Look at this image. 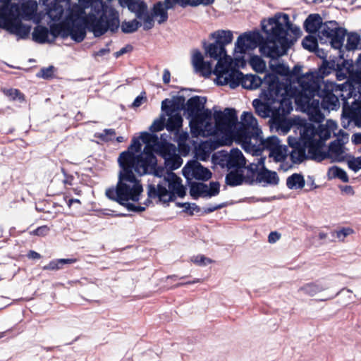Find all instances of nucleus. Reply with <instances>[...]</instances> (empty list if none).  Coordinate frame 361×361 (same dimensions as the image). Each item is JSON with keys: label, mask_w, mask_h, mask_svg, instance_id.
<instances>
[{"label": "nucleus", "mask_w": 361, "mask_h": 361, "mask_svg": "<svg viewBox=\"0 0 361 361\" xmlns=\"http://www.w3.org/2000/svg\"><path fill=\"white\" fill-rule=\"evenodd\" d=\"M118 164L116 185L108 188L105 195L128 211L143 212L149 203V200L143 205L140 203L143 193L140 178L147 173L164 178L157 185H149V198L168 204L185 195L182 180L172 172L182 165L183 160L174 145L159 141L155 135L142 132L139 138H133L128 149L119 154Z\"/></svg>", "instance_id": "nucleus-1"}, {"label": "nucleus", "mask_w": 361, "mask_h": 361, "mask_svg": "<svg viewBox=\"0 0 361 361\" xmlns=\"http://www.w3.org/2000/svg\"><path fill=\"white\" fill-rule=\"evenodd\" d=\"M46 4L49 0H41ZM47 15L52 21V37H71L76 42H82L86 30L99 37L108 31L115 32L120 26L119 14L110 4L102 0L79 1L72 4L71 0H55Z\"/></svg>", "instance_id": "nucleus-2"}, {"label": "nucleus", "mask_w": 361, "mask_h": 361, "mask_svg": "<svg viewBox=\"0 0 361 361\" xmlns=\"http://www.w3.org/2000/svg\"><path fill=\"white\" fill-rule=\"evenodd\" d=\"M262 27L266 34V39L258 30L245 32L237 38L235 43V54H243L247 51L259 47L260 53L268 58L277 59L286 54L291 44L288 38L290 31L295 37L300 35V29L290 22L286 13H277L272 18L262 21Z\"/></svg>", "instance_id": "nucleus-3"}, {"label": "nucleus", "mask_w": 361, "mask_h": 361, "mask_svg": "<svg viewBox=\"0 0 361 361\" xmlns=\"http://www.w3.org/2000/svg\"><path fill=\"white\" fill-rule=\"evenodd\" d=\"M231 61L229 58L221 61L218 65V85H228L234 89L240 84L245 89L255 90L262 85V95L268 104H290L288 97L292 94L287 84L279 82L278 78L271 73L267 74L263 79L256 75H243L239 71L240 67H243L245 61L241 56L238 63L231 68Z\"/></svg>", "instance_id": "nucleus-4"}, {"label": "nucleus", "mask_w": 361, "mask_h": 361, "mask_svg": "<svg viewBox=\"0 0 361 361\" xmlns=\"http://www.w3.org/2000/svg\"><path fill=\"white\" fill-rule=\"evenodd\" d=\"M214 118L217 123L214 148L230 145L235 141L245 150L246 142L250 145L262 134L257 119L251 112L244 111L240 116V122H238L235 111L229 108L223 111H214Z\"/></svg>", "instance_id": "nucleus-5"}, {"label": "nucleus", "mask_w": 361, "mask_h": 361, "mask_svg": "<svg viewBox=\"0 0 361 361\" xmlns=\"http://www.w3.org/2000/svg\"><path fill=\"white\" fill-rule=\"evenodd\" d=\"M336 68L334 61H324L319 69V72H309L300 76L298 79L301 87L300 95H298L295 102L300 104L310 118L316 122H321L324 115L320 107L329 111L323 105V90H319V84L324 77L329 75ZM328 80H326L327 82ZM326 81L324 82L325 85Z\"/></svg>", "instance_id": "nucleus-6"}, {"label": "nucleus", "mask_w": 361, "mask_h": 361, "mask_svg": "<svg viewBox=\"0 0 361 361\" xmlns=\"http://www.w3.org/2000/svg\"><path fill=\"white\" fill-rule=\"evenodd\" d=\"M337 123L332 120H328L324 125H320L318 128L307 123L300 124L295 128V133L299 137H288V144L302 145L307 149L310 158L321 161L325 157L322 154L324 143L330 138L331 133L337 135Z\"/></svg>", "instance_id": "nucleus-7"}, {"label": "nucleus", "mask_w": 361, "mask_h": 361, "mask_svg": "<svg viewBox=\"0 0 361 361\" xmlns=\"http://www.w3.org/2000/svg\"><path fill=\"white\" fill-rule=\"evenodd\" d=\"M205 102L204 98L195 96L189 99L186 103V110L191 118L190 121L191 133L195 136L212 135L215 137L217 123L214 118H212L210 110H202Z\"/></svg>", "instance_id": "nucleus-8"}, {"label": "nucleus", "mask_w": 361, "mask_h": 361, "mask_svg": "<svg viewBox=\"0 0 361 361\" xmlns=\"http://www.w3.org/2000/svg\"><path fill=\"white\" fill-rule=\"evenodd\" d=\"M355 79L356 85H353L349 82H344L342 85L327 81L325 82L324 89L323 90V105L329 110H336L340 106L339 97L342 99H350L353 95L358 94V88L357 86H361V54L359 55L356 61Z\"/></svg>", "instance_id": "nucleus-9"}, {"label": "nucleus", "mask_w": 361, "mask_h": 361, "mask_svg": "<svg viewBox=\"0 0 361 361\" xmlns=\"http://www.w3.org/2000/svg\"><path fill=\"white\" fill-rule=\"evenodd\" d=\"M18 4L12 0H0V27L24 39L28 37L31 27L18 19Z\"/></svg>", "instance_id": "nucleus-10"}, {"label": "nucleus", "mask_w": 361, "mask_h": 361, "mask_svg": "<svg viewBox=\"0 0 361 361\" xmlns=\"http://www.w3.org/2000/svg\"><path fill=\"white\" fill-rule=\"evenodd\" d=\"M345 35L346 30L336 21H328L320 26L317 38L321 44H329L335 49H341Z\"/></svg>", "instance_id": "nucleus-11"}, {"label": "nucleus", "mask_w": 361, "mask_h": 361, "mask_svg": "<svg viewBox=\"0 0 361 361\" xmlns=\"http://www.w3.org/2000/svg\"><path fill=\"white\" fill-rule=\"evenodd\" d=\"M261 97L265 101L264 103L259 99H255L252 102L257 114L261 117L267 118L271 116L274 122H276L280 116H283L288 112L290 104H282L279 109V104H268L262 94Z\"/></svg>", "instance_id": "nucleus-12"}, {"label": "nucleus", "mask_w": 361, "mask_h": 361, "mask_svg": "<svg viewBox=\"0 0 361 361\" xmlns=\"http://www.w3.org/2000/svg\"><path fill=\"white\" fill-rule=\"evenodd\" d=\"M348 142V135L344 132L338 131V137L331 142L327 152L322 149L324 155V160L331 159L333 161H342L348 157L345 145Z\"/></svg>", "instance_id": "nucleus-13"}, {"label": "nucleus", "mask_w": 361, "mask_h": 361, "mask_svg": "<svg viewBox=\"0 0 361 361\" xmlns=\"http://www.w3.org/2000/svg\"><path fill=\"white\" fill-rule=\"evenodd\" d=\"M176 102L166 99L161 102V109L166 112L169 116L166 122V128L169 131H177L182 126L183 118L179 112V108L174 105Z\"/></svg>", "instance_id": "nucleus-14"}, {"label": "nucleus", "mask_w": 361, "mask_h": 361, "mask_svg": "<svg viewBox=\"0 0 361 361\" xmlns=\"http://www.w3.org/2000/svg\"><path fill=\"white\" fill-rule=\"evenodd\" d=\"M281 145V142L277 137L271 136L264 139L261 134L250 145H247V142H245L246 149L245 151L253 155H259L264 149L269 150L270 153Z\"/></svg>", "instance_id": "nucleus-15"}, {"label": "nucleus", "mask_w": 361, "mask_h": 361, "mask_svg": "<svg viewBox=\"0 0 361 361\" xmlns=\"http://www.w3.org/2000/svg\"><path fill=\"white\" fill-rule=\"evenodd\" d=\"M205 54L209 56L210 58L217 60V63L213 71V73L216 75L215 81L218 82V74L216 73L217 67L219 63L221 61L225 60L227 58H229L231 61V68L238 63V61L240 59V57H235L233 59L231 56L227 55L226 48L223 47L222 45L216 44V42L209 43L208 44H205L204 47Z\"/></svg>", "instance_id": "nucleus-16"}, {"label": "nucleus", "mask_w": 361, "mask_h": 361, "mask_svg": "<svg viewBox=\"0 0 361 361\" xmlns=\"http://www.w3.org/2000/svg\"><path fill=\"white\" fill-rule=\"evenodd\" d=\"M358 94L353 95V101L351 104L348 99H342L343 101V115L351 120L355 121L357 126L361 127V86L357 85Z\"/></svg>", "instance_id": "nucleus-17"}, {"label": "nucleus", "mask_w": 361, "mask_h": 361, "mask_svg": "<svg viewBox=\"0 0 361 361\" xmlns=\"http://www.w3.org/2000/svg\"><path fill=\"white\" fill-rule=\"evenodd\" d=\"M264 157L257 159V163H252L250 168L252 171H259L257 174V180L264 184L276 185L279 182L277 173L264 167Z\"/></svg>", "instance_id": "nucleus-18"}, {"label": "nucleus", "mask_w": 361, "mask_h": 361, "mask_svg": "<svg viewBox=\"0 0 361 361\" xmlns=\"http://www.w3.org/2000/svg\"><path fill=\"white\" fill-rule=\"evenodd\" d=\"M183 176L188 180L193 178L197 180H207L212 177V172L202 166L198 161L188 162L182 170Z\"/></svg>", "instance_id": "nucleus-19"}, {"label": "nucleus", "mask_w": 361, "mask_h": 361, "mask_svg": "<svg viewBox=\"0 0 361 361\" xmlns=\"http://www.w3.org/2000/svg\"><path fill=\"white\" fill-rule=\"evenodd\" d=\"M220 185L217 182H212L209 185L202 183H193L190 188V195L197 198V197H211L219 192Z\"/></svg>", "instance_id": "nucleus-20"}, {"label": "nucleus", "mask_w": 361, "mask_h": 361, "mask_svg": "<svg viewBox=\"0 0 361 361\" xmlns=\"http://www.w3.org/2000/svg\"><path fill=\"white\" fill-rule=\"evenodd\" d=\"M191 61L196 72L200 73L203 75H209L212 73V63L204 60V57L200 51H193Z\"/></svg>", "instance_id": "nucleus-21"}, {"label": "nucleus", "mask_w": 361, "mask_h": 361, "mask_svg": "<svg viewBox=\"0 0 361 361\" xmlns=\"http://www.w3.org/2000/svg\"><path fill=\"white\" fill-rule=\"evenodd\" d=\"M271 69L273 71H274L276 73L279 74L281 77H283V78L280 79L278 75H276L275 73H274L277 78L281 83H286L287 84L288 89L292 91V94L288 97L290 102H291V98L293 97L295 95V90H294L290 84V70L288 66L283 63H277L276 65L271 66ZM292 102H290L291 104Z\"/></svg>", "instance_id": "nucleus-22"}, {"label": "nucleus", "mask_w": 361, "mask_h": 361, "mask_svg": "<svg viewBox=\"0 0 361 361\" xmlns=\"http://www.w3.org/2000/svg\"><path fill=\"white\" fill-rule=\"evenodd\" d=\"M18 10L16 13L17 16L18 17L19 13L23 19L30 20L35 17L38 5L35 0H27L23 1L20 7L18 6Z\"/></svg>", "instance_id": "nucleus-23"}, {"label": "nucleus", "mask_w": 361, "mask_h": 361, "mask_svg": "<svg viewBox=\"0 0 361 361\" xmlns=\"http://www.w3.org/2000/svg\"><path fill=\"white\" fill-rule=\"evenodd\" d=\"M32 39L35 42L40 44L53 42L57 37H52L51 25L50 30L42 25H37L32 32Z\"/></svg>", "instance_id": "nucleus-24"}, {"label": "nucleus", "mask_w": 361, "mask_h": 361, "mask_svg": "<svg viewBox=\"0 0 361 361\" xmlns=\"http://www.w3.org/2000/svg\"><path fill=\"white\" fill-rule=\"evenodd\" d=\"M329 289V285L327 283L324 281H317L303 285L299 288V291L302 292L307 295L313 297Z\"/></svg>", "instance_id": "nucleus-25"}, {"label": "nucleus", "mask_w": 361, "mask_h": 361, "mask_svg": "<svg viewBox=\"0 0 361 361\" xmlns=\"http://www.w3.org/2000/svg\"><path fill=\"white\" fill-rule=\"evenodd\" d=\"M226 165L229 169L242 168L246 164L245 158L238 149H233L226 155Z\"/></svg>", "instance_id": "nucleus-26"}, {"label": "nucleus", "mask_w": 361, "mask_h": 361, "mask_svg": "<svg viewBox=\"0 0 361 361\" xmlns=\"http://www.w3.org/2000/svg\"><path fill=\"white\" fill-rule=\"evenodd\" d=\"M174 6L175 5H173L171 7H169L166 0H164V2L159 1L154 5L152 9V16L159 24L164 23L168 19L167 10L173 8Z\"/></svg>", "instance_id": "nucleus-27"}, {"label": "nucleus", "mask_w": 361, "mask_h": 361, "mask_svg": "<svg viewBox=\"0 0 361 361\" xmlns=\"http://www.w3.org/2000/svg\"><path fill=\"white\" fill-rule=\"evenodd\" d=\"M343 68H340L336 72V78L338 80H343L348 78L345 82H349L353 85H356V79L355 78V73L354 71V66L352 61H345L343 62Z\"/></svg>", "instance_id": "nucleus-28"}, {"label": "nucleus", "mask_w": 361, "mask_h": 361, "mask_svg": "<svg viewBox=\"0 0 361 361\" xmlns=\"http://www.w3.org/2000/svg\"><path fill=\"white\" fill-rule=\"evenodd\" d=\"M118 3L121 6L127 7L136 17L147 10V4L142 0H119Z\"/></svg>", "instance_id": "nucleus-29"}, {"label": "nucleus", "mask_w": 361, "mask_h": 361, "mask_svg": "<svg viewBox=\"0 0 361 361\" xmlns=\"http://www.w3.org/2000/svg\"><path fill=\"white\" fill-rule=\"evenodd\" d=\"M210 38L214 40V42L226 47V45L231 44L233 39V35L231 30H219L209 35Z\"/></svg>", "instance_id": "nucleus-30"}, {"label": "nucleus", "mask_w": 361, "mask_h": 361, "mask_svg": "<svg viewBox=\"0 0 361 361\" xmlns=\"http://www.w3.org/2000/svg\"><path fill=\"white\" fill-rule=\"evenodd\" d=\"M324 23L322 22V18L318 14H311L305 21V27L307 32L310 33L316 32L319 34V30Z\"/></svg>", "instance_id": "nucleus-31"}, {"label": "nucleus", "mask_w": 361, "mask_h": 361, "mask_svg": "<svg viewBox=\"0 0 361 361\" xmlns=\"http://www.w3.org/2000/svg\"><path fill=\"white\" fill-rule=\"evenodd\" d=\"M293 147L290 152V158L293 163L299 164L303 161L307 157H310L309 154L307 155L306 150L307 149L302 145L299 144L290 145Z\"/></svg>", "instance_id": "nucleus-32"}, {"label": "nucleus", "mask_w": 361, "mask_h": 361, "mask_svg": "<svg viewBox=\"0 0 361 361\" xmlns=\"http://www.w3.org/2000/svg\"><path fill=\"white\" fill-rule=\"evenodd\" d=\"M213 2L214 0H166L169 7H171L173 5L176 4H178L183 7L187 5L193 6L200 4L209 5Z\"/></svg>", "instance_id": "nucleus-33"}, {"label": "nucleus", "mask_w": 361, "mask_h": 361, "mask_svg": "<svg viewBox=\"0 0 361 361\" xmlns=\"http://www.w3.org/2000/svg\"><path fill=\"white\" fill-rule=\"evenodd\" d=\"M286 184L290 189H301L305 186V182L302 175L294 173L287 178Z\"/></svg>", "instance_id": "nucleus-34"}, {"label": "nucleus", "mask_w": 361, "mask_h": 361, "mask_svg": "<svg viewBox=\"0 0 361 361\" xmlns=\"http://www.w3.org/2000/svg\"><path fill=\"white\" fill-rule=\"evenodd\" d=\"M327 176L329 179L338 178L343 182L347 183L348 177L346 172L338 166H332L329 169Z\"/></svg>", "instance_id": "nucleus-35"}, {"label": "nucleus", "mask_w": 361, "mask_h": 361, "mask_svg": "<svg viewBox=\"0 0 361 361\" xmlns=\"http://www.w3.org/2000/svg\"><path fill=\"white\" fill-rule=\"evenodd\" d=\"M141 21L140 26L143 27V29L148 30L152 29L154 25V18L152 14H149L147 10L140 14V16H137Z\"/></svg>", "instance_id": "nucleus-36"}, {"label": "nucleus", "mask_w": 361, "mask_h": 361, "mask_svg": "<svg viewBox=\"0 0 361 361\" xmlns=\"http://www.w3.org/2000/svg\"><path fill=\"white\" fill-rule=\"evenodd\" d=\"M249 64L257 73H262L266 69L265 61L259 56L254 55L250 58Z\"/></svg>", "instance_id": "nucleus-37"}, {"label": "nucleus", "mask_w": 361, "mask_h": 361, "mask_svg": "<svg viewBox=\"0 0 361 361\" xmlns=\"http://www.w3.org/2000/svg\"><path fill=\"white\" fill-rule=\"evenodd\" d=\"M287 157V147L281 145L279 147L269 153V157L276 162L283 161Z\"/></svg>", "instance_id": "nucleus-38"}, {"label": "nucleus", "mask_w": 361, "mask_h": 361, "mask_svg": "<svg viewBox=\"0 0 361 361\" xmlns=\"http://www.w3.org/2000/svg\"><path fill=\"white\" fill-rule=\"evenodd\" d=\"M226 183L231 186L240 185L243 182V176L238 171H231L226 177Z\"/></svg>", "instance_id": "nucleus-39"}, {"label": "nucleus", "mask_w": 361, "mask_h": 361, "mask_svg": "<svg viewBox=\"0 0 361 361\" xmlns=\"http://www.w3.org/2000/svg\"><path fill=\"white\" fill-rule=\"evenodd\" d=\"M361 44V38L358 34L350 33L347 36L346 49L354 50L359 47Z\"/></svg>", "instance_id": "nucleus-40"}, {"label": "nucleus", "mask_w": 361, "mask_h": 361, "mask_svg": "<svg viewBox=\"0 0 361 361\" xmlns=\"http://www.w3.org/2000/svg\"><path fill=\"white\" fill-rule=\"evenodd\" d=\"M140 26V22L136 19L130 21H124L121 24V30L125 33H131L136 31Z\"/></svg>", "instance_id": "nucleus-41"}, {"label": "nucleus", "mask_w": 361, "mask_h": 361, "mask_svg": "<svg viewBox=\"0 0 361 361\" xmlns=\"http://www.w3.org/2000/svg\"><path fill=\"white\" fill-rule=\"evenodd\" d=\"M74 260L70 259H60L50 262L47 265L44 267L45 270H57L62 267V266L67 263H72Z\"/></svg>", "instance_id": "nucleus-42"}, {"label": "nucleus", "mask_w": 361, "mask_h": 361, "mask_svg": "<svg viewBox=\"0 0 361 361\" xmlns=\"http://www.w3.org/2000/svg\"><path fill=\"white\" fill-rule=\"evenodd\" d=\"M318 41L319 40L317 37L316 39L313 36L308 35L302 40V44L305 49L313 51L317 47Z\"/></svg>", "instance_id": "nucleus-43"}, {"label": "nucleus", "mask_w": 361, "mask_h": 361, "mask_svg": "<svg viewBox=\"0 0 361 361\" xmlns=\"http://www.w3.org/2000/svg\"><path fill=\"white\" fill-rule=\"evenodd\" d=\"M353 232L350 228H343L333 232V236L338 238L340 241H343L345 238Z\"/></svg>", "instance_id": "nucleus-44"}, {"label": "nucleus", "mask_w": 361, "mask_h": 361, "mask_svg": "<svg viewBox=\"0 0 361 361\" xmlns=\"http://www.w3.org/2000/svg\"><path fill=\"white\" fill-rule=\"evenodd\" d=\"M348 167L355 172L361 169V157H348Z\"/></svg>", "instance_id": "nucleus-45"}, {"label": "nucleus", "mask_w": 361, "mask_h": 361, "mask_svg": "<svg viewBox=\"0 0 361 361\" xmlns=\"http://www.w3.org/2000/svg\"><path fill=\"white\" fill-rule=\"evenodd\" d=\"M191 261L198 266H207L213 262V260L204 255H199L191 258Z\"/></svg>", "instance_id": "nucleus-46"}, {"label": "nucleus", "mask_w": 361, "mask_h": 361, "mask_svg": "<svg viewBox=\"0 0 361 361\" xmlns=\"http://www.w3.org/2000/svg\"><path fill=\"white\" fill-rule=\"evenodd\" d=\"M165 117L161 116L159 119L155 120L151 125L149 130L152 132H159L164 129L165 124Z\"/></svg>", "instance_id": "nucleus-47"}, {"label": "nucleus", "mask_w": 361, "mask_h": 361, "mask_svg": "<svg viewBox=\"0 0 361 361\" xmlns=\"http://www.w3.org/2000/svg\"><path fill=\"white\" fill-rule=\"evenodd\" d=\"M207 148V143L204 144L202 146H200V148L197 150L196 156L197 158L201 161H206L209 157L210 152L205 151L204 149Z\"/></svg>", "instance_id": "nucleus-48"}, {"label": "nucleus", "mask_w": 361, "mask_h": 361, "mask_svg": "<svg viewBox=\"0 0 361 361\" xmlns=\"http://www.w3.org/2000/svg\"><path fill=\"white\" fill-rule=\"evenodd\" d=\"M54 74V67L49 66L48 68H42L41 71L37 73V76L42 78H51Z\"/></svg>", "instance_id": "nucleus-49"}, {"label": "nucleus", "mask_w": 361, "mask_h": 361, "mask_svg": "<svg viewBox=\"0 0 361 361\" xmlns=\"http://www.w3.org/2000/svg\"><path fill=\"white\" fill-rule=\"evenodd\" d=\"M116 135L115 130L113 129H105L102 133L97 135L98 137L103 140H111L112 137Z\"/></svg>", "instance_id": "nucleus-50"}, {"label": "nucleus", "mask_w": 361, "mask_h": 361, "mask_svg": "<svg viewBox=\"0 0 361 361\" xmlns=\"http://www.w3.org/2000/svg\"><path fill=\"white\" fill-rule=\"evenodd\" d=\"M188 138V134L185 132L177 133V142L180 148H185V143Z\"/></svg>", "instance_id": "nucleus-51"}, {"label": "nucleus", "mask_w": 361, "mask_h": 361, "mask_svg": "<svg viewBox=\"0 0 361 361\" xmlns=\"http://www.w3.org/2000/svg\"><path fill=\"white\" fill-rule=\"evenodd\" d=\"M177 207L183 208V210L185 212H192L194 210L196 209L197 205L195 203H189V202H184V203H176Z\"/></svg>", "instance_id": "nucleus-52"}, {"label": "nucleus", "mask_w": 361, "mask_h": 361, "mask_svg": "<svg viewBox=\"0 0 361 361\" xmlns=\"http://www.w3.org/2000/svg\"><path fill=\"white\" fill-rule=\"evenodd\" d=\"M49 228L47 226H43L38 227L37 229L33 231L32 233L36 235L44 236L49 233Z\"/></svg>", "instance_id": "nucleus-53"}, {"label": "nucleus", "mask_w": 361, "mask_h": 361, "mask_svg": "<svg viewBox=\"0 0 361 361\" xmlns=\"http://www.w3.org/2000/svg\"><path fill=\"white\" fill-rule=\"evenodd\" d=\"M6 94L11 97L13 99L18 98L19 100H23V96L16 89H11L6 91Z\"/></svg>", "instance_id": "nucleus-54"}, {"label": "nucleus", "mask_w": 361, "mask_h": 361, "mask_svg": "<svg viewBox=\"0 0 361 361\" xmlns=\"http://www.w3.org/2000/svg\"><path fill=\"white\" fill-rule=\"evenodd\" d=\"M280 234L278 233L277 232H271L269 233L268 237L269 243H274L280 239Z\"/></svg>", "instance_id": "nucleus-55"}, {"label": "nucleus", "mask_w": 361, "mask_h": 361, "mask_svg": "<svg viewBox=\"0 0 361 361\" xmlns=\"http://www.w3.org/2000/svg\"><path fill=\"white\" fill-rule=\"evenodd\" d=\"M145 99V97L141 96V95H140V96L137 97L135 98V99L134 100L133 103V106L134 107H138V106H140L142 104V102H143V100H144Z\"/></svg>", "instance_id": "nucleus-56"}, {"label": "nucleus", "mask_w": 361, "mask_h": 361, "mask_svg": "<svg viewBox=\"0 0 361 361\" xmlns=\"http://www.w3.org/2000/svg\"><path fill=\"white\" fill-rule=\"evenodd\" d=\"M342 191L343 192H345V194L347 195H354V191H353V189L351 186L350 185H345V186H343L342 188H341Z\"/></svg>", "instance_id": "nucleus-57"}, {"label": "nucleus", "mask_w": 361, "mask_h": 361, "mask_svg": "<svg viewBox=\"0 0 361 361\" xmlns=\"http://www.w3.org/2000/svg\"><path fill=\"white\" fill-rule=\"evenodd\" d=\"M171 74L170 72L165 69L163 74V81L165 84H168L170 82Z\"/></svg>", "instance_id": "nucleus-58"}, {"label": "nucleus", "mask_w": 361, "mask_h": 361, "mask_svg": "<svg viewBox=\"0 0 361 361\" xmlns=\"http://www.w3.org/2000/svg\"><path fill=\"white\" fill-rule=\"evenodd\" d=\"M352 141L355 144H361V133L354 134L352 137Z\"/></svg>", "instance_id": "nucleus-59"}, {"label": "nucleus", "mask_w": 361, "mask_h": 361, "mask_svg": "<svg viewBox=\"0 0 361 361\" xmlns=\"http://www.w3.org/2000/svg\"><path fill=\"white\" fill-rule=\"evenodd\" d=\"M224 205H225L224 204H221L216 205L214 207H207L205 209V212L207 213H210V212H212L218 209H221V208L224 207Z\"/></svg>", "instance_id": "nucleus-60"}, {"label": "nucleus", "mask_w": 361, "mask_h": 361, "mask_svg": "<svg viewBox=\"0 0 361 361\" xmlns=\"http://www.w3.org/2000/svg\"><path fill=\"white\" fill-rule=\"evenodd\" d=\"M27 256L32 259H39L41 257L40 255L35 251H30Z\"/></svg>", "instance_id": "nucleus-61"}, {"label": "nucleus", "mask_w": 361, "mask_h": 361, "mask_svg": "<svg viewBox=\"0 0 361 361\" xmlns=\"http://www.w3.org/2000/svg\"><path fill=\"white\" fill-rule=\"evenodd\" d=\"M334 295L333 294L326 293L324 295V296L322 298H319V300L326 301V300H331V299L334 298Z\"/></svg>", "instance_id": "nucleus-62"}, {"label": "nucleus", "mask_w": 361, "mask_h": 361, "mask_svg": "<svg viewBox=\"0 0 361 361\" xmlns=\"http://www.w3.org/2000/svg\"><path fill=\"white\" fill-rule=\"evenodd\" d=\"M74 202H76V203H80V200H78V199H70L68 200V205L69 207H71L72 204L74 203Z\"/></svg>", "instance_id": "nucleus-63"}, {"label": "nucleus", "mask_w": 361, "mask_h": 361, "mask_svg": "<svg viewBox=\"0 0 361 361\" xmlns=\"http://www.w3.org/2000/svg\"><path fill=\"white\" fill-rule=\"evenodd\" d=\"M127 51V48H123L121 49L119 51H118L116 53V56H121L122 54H123L124 53H126Z\"/></svg>", "instance_id": "nucleus-64"}]
</instances>
